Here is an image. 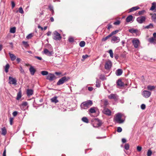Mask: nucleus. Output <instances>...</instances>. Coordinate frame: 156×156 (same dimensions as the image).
Segmentation results:
<instances>
[{"instance_id": "nucleus-57", "label": "nucleus", "mask_w": 156, "mask_h": 156, "mask_svg": "<svg viewBox=\"0 0 156 156\" xmlns=\"http://www.w3.org/2000/svg\"><path fill=\"white\" fill-rule=\"evenodd\" d=\"M11 4H12V9H13L15 6V4L12 1L11 2Z\"/></svg>"}, {"instance_id": "nucleus-23", "label": "nucleus", "mask_w": 156, "mask_h": 156, "mask_svg": "<svg viewBox=\"0 0 156 156\" xmlns=\"http://www.w3.org/2000/svg\"><path fill=\"white\" fill-rule=\"evenodd\" d=\"M140 9V7L138 6L133 7L129 9V12H131L134 11H136Z\"/></svg>"}, {"instance_id": "nucleus-28", "label": "nucleus", "mask_w": 156, "mask_h": 156, "mask_svg": "<svg viewBox=\"0 0 156 156\" xmlns=\"http://www.w3.org/2000/svg\"><path fill=\"white\" fill-rule=\"evenodd\" d=\"M111 35L109 34L108 36H107L105 37H103L102 39V41H105L107 40L109 38L111 37Z\"/></svg>"}, {"instance_id": "nucleus-17", "label": "nucleus", "mask_w": 156, "mask_h": 156, "mask_svg": "<svg viewBox=\"0 0 156 156\" xmlns=\"http://www.w3.org/2000/svg\"><path fill=\"white\" fill-rule=\"evenodd\" d=\"M34 93V91L32 89H27V94L28 96L32 95Z\"/></svg>"}, {"instance_id": "nucleus-26", "label": "nucleus", "mask_w": 156, "mask_h": 156, "mask_svg": "<svg viewBox=\"0 0 156 156\" xmlns=\"http://www.w3.org/2000/svg\"><path fill=\"white\" fill-rule=\"evenodd\" d=\"M155 87L154 86L149 85L147 86V89L150 90H152L155 88Z\"/></svg>"}, {"instance_id": "nucleus-38", "label": "nucleus", "mask_w": 156, "mask_h": 156, "mask_svg": "<svg viewBox=\"0 0 156 156\" xmlns=\"http://www.w3.org/2000/svg\"><path fill=\"white\" fill-rule=\"evenodd\" d=\"M129 144H126L124 146V148L126 150H128L129 149Z\"/></svg>"}, {"instance_id": "nucleus-19", "label": "nucleus", "mask_w": 156, "mask_h": 156, "mask_svg": "<svg viewBox=\"0 0 156 156\" xmlns=\"http://www.w3.org/2000/svg\"><path fill=\"white\" fill-rule=\"evenodd\" d=\"M148 41L150 43H153L154 44H156V39H154L153 37L149 38Z\"/></svg>"}, {"instance_id": "nucleus-15", "label": "nucleus", "mask_w": 156, "mask_h": 156, "mask_svg": "<svg viewBox=\"0 0 156 156\" xmlns=\"http://www.w3.org/2000/svg\"><path fill=\"white\" fill-rule=\"evenodd\" d=\"M117 85L120 87H123L124 85V83L122 82L121 80L119 79L117 82Z\"/></svg>"}, {"instance_id": "nucleus-2", "label": "nucleus", "mask_w": 156, "mask_h": 156, "mask_svg": "<svg viewBox=\"0 0 156 156\" xmlns=\"http://www.w3.org/2000/svg\"><path fill=\"white\" fill-rule=\"evenodd\" d=\"M124 116V115L121 113H118L116 115L115 118V121L118 123H122L124 122V120L122 119V118Z\"/></svg>"}, {"instance_id": "nucleus-55", "label": "nucleus", "mask_w": 156, "mask_h": 156, "mask_svg": "<svg viewBox=\"0 0 156 156\" xmlns=\"http://www.w3.org/2000/svg\"><path fill=\"white\" fill-rule=\"evenodd\" d=\"M17 111H14L12 113V115L14 116H15L17 115Z\"/></svg>"}, {"instance_id": "nucleus-64", "label": "nucleus", "mask_w": 156, "mask_h": 156, "mask_svg": "<svg viewBox=\"0 0 156 156\" xmlns=\"http://www.w3.org/2000/svg\"><path fill=\"white\" fill-rule=\"evenodd\" d=\"M18 63L20 62L21 61V59L20 58H17L16 59Z\"/></svg>"}, {"instance_id": "nucleus-46", "label": "nucleus", "mask_w": 156, "mask_h": 156, "mask_svg": "<svg viewBox=\"0 0 156 156\" xmlns=\"http://www.w3.org/2000/svg\"><path fill=\"white\" fill-rule=\"evenodd\" d=\"M19 12L21 14H23L24 13V11L22 7H20L19 8Z\"/></svg>"}, {"instance_id": "nucleus-52", "label": "nucleus", "mask_w": 156, "mask_h": 156, "mask_svg": "<svg viewBox=\"0 0 156 156\" xmlns=\"http://www.w3.org/2000/svg\"><path fill=\"white\" fill-rule=\"evenodd\" d=\"M13 120V118H10L9 119V121L10 124L11 125H12V122Z\"/></svg>"}, {"instance_id": "nucleus-31", "label": "nucleus", "mask_w": 156, "mask_h": 156, "mask_svg": "<svg viewBox=\"0 0 156 156\" xmlns=\"http://www.w3.org/2000/svg\"><path fill=\"white\" fill-rule=\"evenodd\" d=\"M152 20L154 22H156V14L154 13L151 16Z\"/></svg>"}, {"instance_id": "nucleus-8", "label": "nucleus", "mask_w": 156, "mask_h": 156, "mask_svg": "<svg viewBox=\"0 0 156 156\" xmlns=\"http://www.w3.org/2000/svg\"><path fill=\"white\" fill-rule=\"evenodd\" d=\"M146 18L144 16H140L138 17L136 20L139 23L141 24L145 21Z\"/></svg>"}, {"instance_id": "nucleus-24", "label": "nucleus", "mask_w": 156, "mask_h": 156, "mask_svg": "<svg viewBox=\"0 0 156 156\" xmlns=\"http://www.w3.org/2000/svg\"><path fill=\"white\" fill-rule=\"evenodd\" d=\"M9 55L12 61H14L16 59V56L13 54L9 53Z\"/></svg>"}, {"instance_id": "nucleus-13", "label": "nucleus", "mask_w": 156, "mask_h": 156, "mask_svg": "<svg viewBox=\"0 0 156 156\" xmlns=\"http://www.w3.org/2000/svg\"><path fill=\"white\" fill-rule=\"evenodd\" d=\"M119 41L120 38L118 37L114 36L112 37L111 42L113 43H118Z\"/></svg>"}, {"instance_id": "nucleus-21", "label": "nucleus", "mask_w": 156, "mask_h": 156, "mask_svg": "<svg viewBox=\"0 0 156 156\" xmlns=\"http://www.w3.org/2000/svg\"><path fill=\"white\" fill-rule=\"evenodd\" d=\"M122 73V71L121 69H118L116 70L115 72V74L117 76L121 75Z\"/></svg>"}, {"instance_id": "nucleus-18", "label": "nucleus", "mask_w": 156, "mask_h": 156, "mask_svg": "<svg viewBox=\"0 0 156 156\" xmlns=\"http://www.w3.org/2000/svg\"><path fill=\"white\" fill-rule=\"evenodd\" d=\"M133 16L132 15L128 16L126 19V22L127 23L131 21H133Z\"/></svg>"}, {"instance_id": "nucleus-32", "label": "nucleus", "mask_w": 156, "mask_h": 156, "mask_svg": "<svg viewBox=\"0 0 156 156\" xmlns=\"http://www.w3.org/2000/svg\"><path fill=\"white\" fill-rule=\"evenodd\" d=\"M82 120L83 122L86 123H88L89 122L88 119L86 117H83L82 119Z\"/></svg>"}, {"instance_id": "nucleus-1", "label": "nucleus", "mask_w": 156, "mask_h": 156, "mask_svg": "<svg viewBox=\"0 0 156 156\" xmlns=\"http://www.w3.org/2000/svg\"><path fill=\"white\" fill-rule=\"evenodd\" d=\"M92 104V101L91 100L84 102L81 104V108L82 109H86L90 107Z\"/></svg>"}, {"instance_id": "nucleus-39", "label": "nucleus", "mask_w": 156, "mask_h": 156, "mask_svg": "<svg viewBox=\"0 0 156 156\" xmlns=\"http://www.w3.org/2000/svg\"><path fill=\"white\" fill-rule=\"evenodd\" d=\"M108 52L110 54V57L112 58H113V54L112 50L110 49L109 51Z\"/></svg>"}, {"instance_id": "nucleus-25", "label": "nucleus", "mask_w": 156, "mask_h": 156, "mask_svg": "<svg viewBox=\"0 0 156 156\" xmlns=\"http://www.w3.org/2000/svg\"><path fill=\"white\" fill-rule=\"evenodd\" d=\"M1 130L2 134L3 135H5L6 134L7 132L5 128V127L2 128Z\"/></svg>"}, {"instance_id": "nucleus-11", "label": "nucleus", "mask_w": 156, "mask_h": 156, "mask_svg": "<svg viewBox=\"0 0 156 156\" xmlns=\"http://www.w3.org/2000/svg\"><path fill=\"white\" fill-rule=\"evenodd\" d=\"M55 75L52 73H49L47 76L46 79L49 81H52L55 79Z\"/></svg>"}, {"instance_id": "nucleus-10", "label": "nucleus", "mask_w": 156, "mask_h": 156, "mask_svg": "<svg viewBox=\"0 0 156 156\" xmlns=\"http://www.w3.org/2000/svg\"><path fill=\"white\" fill-rule=\"evenodd\" d=\"M112 63L110 60L107 61L105 64V67L107 70L109 69L111 67Z\"/></svg>"}, {"instance_id": "nucleus-47", "label": "nucleus", "mask_w": 156, "mask_h": 156, "mask_svg": "<svg viewBox=\"0 0 156 156\" xmlns=\"http://www.w3.org/2000/svg\"><path fill=\"white\" fill-rule=\"evenodd\" d=\"M74 41V39L73 37H70L69 38V41L70 42H73Z\"/></svg>"}, {"instance_id": "nucleus-4", "label": "nucleus", "mask_w": 156, "mask_h": 156, "mask_svg": "<svg viewBox=\"0 0 156 156\" xmlns=\"http://www.w3.org/2000/svg\"><path fill=\"white\" fill-rule=\"evenodd\" d=\"M69 77H66V76H64L60 79L57 83V85H60L64 83L67 81L69 80Z\"/></svg>"}, {"instance_id": "nucleus-41", "label": "nucleus", "mask_w": 156, "mask_h": 156, "mask_svg": "<svg viewBox=\"0 0 156 156\" xmlns=\"http://www.w3.org/2000/svg\"><path fill=\"white\" fill-rule=\"evenodd\" d=\"M118 32L119 30H116L112 32L110 34L112 37L113 35L116 34Z\"/></svg>"}, {"instance_id": "nucleus-12", "label": "nucleus", "mask_w": 156, "mask_h": 156, "mask_svg": "<svg viewBox=\"0 0 156 156\" xmlns=\"http://www.w3.org/2000/svg\"><path fill=\"white\" fill-rule=\"evenodd\" d=\"M110 99H113L116 101L118 99V96L116 94H111L108 96Z\"/></svg>"}, {"instance_id": "nucleus-53", "label": "nucleus", "mask_w": 156, "mask_h": 156, "mask_svg": "<svg viewBox=\"0 0 156 156\" xmlns=\"http://www.w3.org/2000/svg\"><path fill=\"white\" fill-rule=\"evenodd\" d=\"M19 69L20 70V72L22 73H23L24 72V70L22 68V67L21 66H20Z\"/></svg>"}, {"instance_id": "nucleus-40", "label": "nucleus", "mask_w": 156, "mask_h": 156, "mask_svg": "<svg viewBox=\"0 0 156 156\" xmlns=\"http://www.w3.org/2000/svg\"><path fill=\"white\" fill-rule=\"evenodd\" d=\"M41 74L44 76L47 75H48V72L46 71H41Z\"/></svg>"}, {"instance_id": "nucleus-16", "label": "nucleus", "mask_w": 156, "mask_h": 156, "mask_svg": "<svg viewBox=\"0 0 156 156\" xmlns=\"http://www.w3.org/2000/svg\"><path fill=\"white\" fill-rule=\"evenodd\" d=\"M44 52L45 54L48 56H51L52 54V51H49L46 48L44 49Z\"/></svg>"}, {"instance_id": "nucleus-60", "label": "nucleus", "mask_w": 156, "mask_h": 156, "mask_svg": "<svg viewBox=\"0 0 156 156\" xmlns=\"http://www.w3.org/2000/svg\"><path fill=\"white\" fill-rule=\"evenodd\" d=\"M112 27V26L110 24H108V30H109L110 29H111Z\"/></svg>"}, {"instance_id": "nucleus-54", "label": "nucleus", "mask_w": 156, "mask_h": 156, "mask_svg": "<svg viewBox=\"0 0 156 156\" xmlns=\"http://www.w3.org/2000/svg\"><path fill=\"white\" fill-rule=\"evenodd\" d=\"M146 106L144 104H143L141 106V108L142 109H144L145 108Z\"/></svg>"}, {"instance_id": "nucleus-48", "label": "nucleus", "mask_w": 156, "mask_h": 156, "mask_svg": "<svg viewBox=\"0 0 156 156\" xmlns=\"http://www.w3.org/2000/svg\"><path fill=\"white\" fill-rule=\"evenodd\" d=\"M122 128L121 127H119L117 128V132H118L119 133H120L122 131Z\"/></svg>"}, {"instance_id": "nucleus-56", "label": "nucleus", "mask_w": 156, "mask_h": 156, "mask_svg": "<svg viewBox=\"0 0 156 156\" xmlns=\"http://www.w3.org/2000/svg\"><path fill=\"white\" fill-rule=\"evenodd\" d=\"M48 7H49V8L51 11L53 10V7L51 5H49L48 6Z\"/></svg>"}, {"instance_id": "nucleus-14", "label": "nucleus", "mask_w": 156, "mask_h": 156, "mask_svg": "<svg viewBox=\"0 0 156 156\" xmlns=\"http://www.w3.org/2000/svg\"><path fill=\"white\" fill-rule=\"evenodd\" d=\"M103 113L108 115H111V111L107 108H105L103 110Z\"/></svg>"}, {"instance_id": "nucleus-62", "label": "nucleus", "mask_w": 156, "mask_h": 156, "mask_svg": "<svg viewBox=\"0 0 156 156\" xmlns=\"http://www.w3.org/2000/svg\"><path fill=\"white\" fill-rule=\"evenodd\" d=\"M93 90V88L92 87H89L88 90L90 91H92Z\"/></svg>"}, {"instance_id": "nucleus-9", "label": "nucleus", "mask_w": 156, "mask_h": 156, "mask_svg": "<svg viewBox=\"0 0 156 156\" xmlns=\"http://www.w3.org/2000/svg\"><path fill=\"white\" fill-rule=\"evenodd\" d=\"M17 80L15 78L9 76V83L10 84L16 85Z\"/></svg>"}, {"instance_id": "nucleus-61", "label": "nucleus", "mask_w": 156, "mask_h": 156, "mask_svg": "<svg viewBox=\"0 0 156 156\" xmlns=\"http://www.w3.org/2000/svg\"><path fill=\"white\" fill-rule=\"evenodd\" d=\"M23 43L26 46H28V44H27V42L23 41Z\"/></svg>"}, {"instance_id": "nucleus-36", "label": "nucleus", "mask_w": 156, "mask_h": 156, "mask_svg": "<svg viewBox=\"0 0 156 156\" xmlns=\"http://www.w3.org/2000/svg\"><path fill=\"white\" fill-rule=\"evenodd\" d=\"M153 27V24L152 23H150L148 25L146 26L145 27V28H146V29H149V28H152Z\"/></svg>"}, {"instance_id": "nucleus-5", "label": "nucleus", "mask_w": 156, "mask_h": 156, "mask_svg": "<svg viewBox=\"0 0 156 156\" xmlns=\"http://www.w3.org/2000/svg\"><path fill=\"white\" fill-rule=\"evenodd\" d=\"M132 42L134 47L135 48H137L140 44L139 40L137 38L133 39Z\"/></svg>"}, {"instance_id": "nucleus-35", "label": "nucleus", "mask_w": 156, "mask_h": 156, "mask_svg": "<svg viewBox=\"0 0 156 156\" xmlns=\"http://www.w3.org/2000/svg\"><path fill=\"white\" fill-rule=\"evenodd\" d=\"M21 92H20L17 94V96L16 99L17 100H19L21 98Z\"/></svg>"}, {"instance_id": "nucleus-34", "label": "nucleus", "mask_w": 156, "mask_h": 156, "mask_svg": "<svg viewBox=\"0 0 156 156\" xmlns=\"http://www.w3.org/2000/svg\"><path fill=\"white\" fill-rule=\"evenodd\" d=\"M85 44V43L84 41H81L79 43V45L80 47H83L84 46Z\"/></svg>"}, {"instance_id": "nucleus-30", "label": "nucleus", "mask_w": 156, "mask_h": 156, "mask_svg": "<svg viewBox=\"0 0 156 156\" xmlns=\"http://www.w3.org/2000/svg\"><path fill=\"white\" fill-rule=\"evenodd\" d=\"M9 64H7L5 67V71L6 73H7L9 71Z\"/></svg>"}, {"instance_id": "nucleus-51", "label": "nucleus", "mask_w": 156, "mask_h": 156, "mask_svg": "<svg viewBox=\"0 0 156 156\" xmlns=\"http://www.w3.org/2000/svg\"><path fill=\"white\" fill-rule=\"evenodd\" d=\"M120 23V21L119 20H117L114 23V24L115 25H119Z\"/></svg>"}, {"instance_id": "nucleus-7", "label": "nucleus", "mask_w": 156, "mask_h": 156, "mask_svg": "<svg viewBox=\"0 0 156 156\" xmlns=\"http://www.w3.org/2000/svg\"><path fill=\"white\" fill-rule=\"evenodd\" d=\"M53 36V39L56 40H60L61 38L60 34L56 31L54 32Z\"/></svg>"}, {"instance_id": "nucleus-3", "label": "nucleus", "mask_w": 156, "mask_h": 156, "mask_svg": "<svg viewBox=\"0 0 156 156\" xmlns=\"http://www.w3.org/2000/svg\"><path fill=\"white\" fill-rule=\"evenodd\" d=\"M92 124L93 126L95 128L99 127L101 126V120L96 119L93 120Z\"/></svg>"}, {"instance_id": "nucleus-59", "label": "nucleus", "mask_w": 156, "mask_h": 156, "mask_svg": "<svg viewBox=\"0 0 156 156\" xmlns=\"http://www.w3.org/2000/svg\"><path fill=\"white\" fill-rule=\"evenodd\" d=\"M35 58L40 60H41L42 59V58L41 57L35 56Z\"/></svg>"}, {"instance_id": "nucleus-43", "label": "nucleus", "mask_w": 156, "mask_h": 156, "mask_svg": "<svg viewBox=\"0 0 156 156\" xmlns=\"http://www.w3.org/2000/svg\"><path fill=\"white\" fill-rule=\"evenodd\" d=\"M96 86L98 87H99L100 86V84L99 83V81L98 80H97L96 81Z\"/></svg>"}, {"instance_id": "nucleus-6", "label": "nucleus", "mask_w": 156, "mask_h": 156, "mask_svg": "<svg viewBox=\"0 0 156 156\" xmlns=\"http://www.w3.org/2000/svg\"><path fill=\"white\" fill-rule=\"evenodd\" d=\"M151 94V92L149 91L144 90L142 92V95L144 97L146 98L149 97Z\"/></svg>"}, {"instance_id": "nucleus-44", "label": "nucleus", "mask_w": 156, "mask_h": 156, "mask_svg": "<svg viewBox=\"0 0 156 156\" xmlns=\"http://www.w3.org/2000/svg\"><path fill=\"white\" fill-rule=\"evenodd\" d=\"M89 57V56L87 55H83L82 56V58L83 59H82V61H84V60L87 58Z\"/></svg>"}, {"instance_id": "nucleus-49", "label": "nucleus", "mask_w": 156, "mask_h": 156, "mask_svg": "<svg viewBox=\"0 0 156 156\" xmlns=\"http://www.w3.org/2000/svg\"><path fill=\"white\" fill-rule=\"evenodd\" d=\"M33 36L32 34H28L27 37L26 38L27 39H29L31 38Z\"/></svg>"}, {"instance_id": "nucleus-29", "label": "nucleus", "mask_w": 156, "mask_h": 156, "mask_svg": "<svg viewBox=\"0 0 156 156\" xmlns=\"http://www.w3.org/2000/svg\"><path fill=\"white\" fill-rule=\"evenodd\" d=\"M129 31L131 33H136L137 31V30L132 28L129 29Z\"/></svg>"}, {"instance_id": "nucleus-33", "label": "nucleus", "mask_w": 156, "mask_h": 156, "mask_svg": "<svg viewBox=\"0 0 156 156\" xmlns=\"http://www.w3.org/2000/svg\"><path fill=\"white\" fill-rule=\"evenodd\" d=\"M16 30L15 27H13L10 29V32L12 33H14L16 32Z\"/></svg>"}, {"instance_id": "nucleus-27", "label": "nucleus", "mask_w": 156, "mask_h": 156, "mask_svg": "<svg viewBox=\"0 0 156 156\" xmlns=\"http://www.w3.org/2000/svg\"><path fill=\"white\" fill-rule=\"evenodd\" d=\"M152 5L150 9V10L153 11L156 7V3L155 2H153L152 3Z\"/></svg>"}, {"instance_id": "nucleus-42", "label": "nucleus", "mask_w": 156, "mask_h": 156, "mask_svg": "<svg viewBox=\"0 0 156 156\" xmlns=\"http://www.w3.org/2000/svg\"><path fill=\"white\" fill-rule=\"evenodd\" d=\"M89 112L92 113H94L96 112L95 109L93 108H91L89 110Z\"/></svg>"}, {"instance_id": "nucleus-22", "label": "nucleus", "mask_w": 156, "mask_h": 156, "mask_svg": "<svg viewBox=\"0 0 156 156\" xmlns=\"http://www.w3.org/2000/svg\"><path fill=\"white\" fill-rule=\"evenodd\" d=\"M29 70L31 75H34L35 72V70L34 67L32 66H31L29 69Z\"/></svg>"}, {"instance_id": "nucleus-20", "label": "nucleus", "mask_w": 156, "mask_h": 156, "mask_svg": "<svg viewBox=\"0 0 156 156\" xmlns=\"http://www.w3.org/2000/svg\"><path fill=\"white\" fill-rule=\"evenodd\" d=\"M51 102L54 103H56L58 102V101L57 99V97L55 96L52 98L51 99Z\"/></svg>"}, {"instance_id": "nucleus-50", "label": "nucleus", "mask_w": 156, "mask_h": 156, "mask_svg": "<svg viewBox=\"0 0 156 156\" xmlns=\"http://www.w3.org/2000/svg\"><path fill=\"white\" fill-rule=\"evenodd\" d=\"M142 148L140 146H137V150L138 151H140L142 150Z\"/></svg>"}, {"instance_id": "nucleus-45", "label": "nucleus", "mask_w": 156, "mask_h": 156, "mask_svg": "<svg viewBox=\"0 0 156 156\" xmlns=\"http://www.w3.org/2000/svg\"><path fill=\"white\" fill-rule=\"evenodd\" d=\"M152 154V151L151 150H149L147 151V156H151Z\"/></svg>"}, {"instance_id": "nucleus-37", "label": "nucleus", "mask_w": 156, "mask_h": 156, "mask_svg": "<svg viewBox=\"0 0 156 156\" xmlns=\"http://www.w3.org/2000/svg\"><path fill=\"white\" fill-rule=\"evenodd\" d=\"M145 12V10H142L141 11H139L138 12L139 15L140 16L144 14V13Z\"/></svg>"}, {"instance_id": "nucleus-58", "label": "nucleus", "mask_w": 156, "mask_h": 156, "mask_svg": "<svg viewBox=\"0 0 156 156\" xmlns=\"http://www.w3.org/2000/svg\"><path fill=\"white\" fill-rule=\"evenodd\" d=\"M27 102H24L22 103V105L24 106H27Z\"/></svg>"}, {"instance_id": "nucleus-63", "label": "nucleus", "mask_w": 156, "mask_h": 156, "mask_svg": "<svg viewBox=\"0 0 156 156\" xmlns=\"http://www.w3.org/2000/svg\"><path fill=\"white\" fill-rule=\"evenodd\" d=\"M55 74L57 75H60L61 74V73L60 72H56L55 73Z\"/></svg>"}]
</instances>
